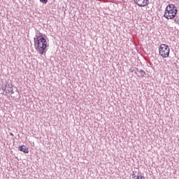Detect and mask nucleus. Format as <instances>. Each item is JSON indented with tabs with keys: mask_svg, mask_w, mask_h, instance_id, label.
I'll return each instance as SVG.
<instances>
[{
	"mask_svg": "<svg viewBox=\"0 0 179 179\" xmlns=\"http://www.w3.org/2000/svg\"><path fill=\"white\" fill-rule=\"evenodd\" d=\"M40 2H41V3H47V2H48V0H40Z\"/></svg>",
	"mask_w": 179,
	"mask_h": 179,
	"instance_id": "nucleus-8",
	"label": "nucleus"
},
{
	"mask_svg": "<svg viewBox=\"0 0 179 179\" xmlns=\"http://www.w3.org/2000/svg\"><path fill=\"white\" fill-rule=\"evenodd\" d=\"M7 87H8V89L7 90L8 93H10V94H13V93H15V92H13V90H12V87H10V85H8Z\"/></svg>",
	"mask_w": 179,
	"mask_h": 179,
	"instance_id": "nucleus-6",
	"label": "nucleus"
},
{
	"mask_svg": "<svg viewBox=\"0 0 179 179\" xmlns=\"http://www.w3.org/2000/svg\"><path fill=\"white\" fill-rule=\"evenodd\" d=\"M34 41L36 50L41 55H44V51H45L48 45L47 44V40L43 36V34L39 32V35H36Z\"/></svg>",
	"mask_w": 179,
	"mask_h": 179,
	"instance_id": "nucleus-1",
	"label": "nucleus"
},
{
	"mask_svg": "<svg viewBox=\"0 0 179 179\" xmlns=\"http://www.w3.org/2000/svg\"><path fill=\"white\" fill-rule=\"evenodd\" d=\"M174 22L179 25V18H175Z\"/></svg>",
	"mask_w": 179,
	"mask_h": 179,
	"instance_id": "nucleus-9",
	"label": "nucleus"
},
{
	"mask_svg": "<svg viewBox=\"0 0 179 179\" xmlns=\"http://www.w3.org/2000/svg\"><path fill=\"white\" fill-rule=\"evenodd\" d=\"M136 179H141V175H138Z\"/></svg>",
	"mask_w": 179,
	"mask_h": 179,
	"instance_id": "nucleus-11",
	"label": "nucleus"
},
{
	"mask_svg": "<svg viewBox=\"0 0 179 179\" xmlns=\"http://www.w3.org/2000/svg\"><path fill=\"white\" fill-rule=\"evenodd\" d=\"M20 152H23L24 153H28L29 152V148L26 145H21L18 148Z\"/></svg>",
	"mask_w": 179,
	"mask_h": 179,
	"instance_id": "nucleus-5",
	"label": "nucleus"
},
{
	"mask_svg": "<svg viewBox=\"0 0 179 179\" xmlns=\"http://www.w3.org/2000/svg\"><path fill=\"white\" fill-rule=\"evenodd\" d=\"M10 135H13V134H10Z\"/></svg>",
	"mask_w": 179,
	"mask_h": 179,
	"instance_id": "nucleus-17",
	"label": "nucleus"
},
{
	"mask_svg": "<svg viewBox=\"0 0 179 179\" xmlns=\"http://www.w3.org/2000/svg\"><path fill=\"white\" fill-rule=\"evenodd\" d=\"M134 73H135L136 75H138V73H137L136 71H134Z\"/></svg>",
	"mask_w": 179,
	"mask_h": 179,
	"instance_id": "nucleus-13",
	"label": "nucleus"
},
{
	"mask_svg": "<svg viewBox=\"0 0 179 179\" xmlns=\"http://www.w3.org/2000/svg\"><path fill=\"white\" fill-rule=\"evenodd\" d=\"M17 93H19V90H17Z\"/></svg>",
	"mask_w": 179,
	"mask_h": 179,
	"instance_id": "nucleus-14",
	"label": "nucleus"
},
{
	"mask_svg": "<svg viewBox=\"0 0 179 179\" xmlns=\"http://www.w3.org/2000/svg\"><path fill=\"white\" fill-rule=\"evenodd\" d=\"M8 93V91L6 92V94Z\"/></svg>",
	"mask_w": 179,
	"mask_h": 179,
	"instance_id": "nucleus-15",
	"label": "nucleus"
},
{
	"mask_svg": "<svg viewBox=\"0 0 179 179\" xmlns=\"http://www.w3.org/2000/svg\"><path fill=\"white\" fill-rule=\"evenodd\" d=\"M178 13V10L176 8V5L173 3L169 4L166 7L164 17L168 20L176 19V16H177Z\"/></svg>",
	"mask_w": 179,
	"mask_h": 179,
	"instance_id": "nucleus-2",
	"label": "nucleus"
},
{
	"mask_svg": "<svg viewBox=\"0 0 179 179\" xmlns=\"http://www.w3.org/2000/svg\"><path fill=\"white\" fill-rule=\"evenodd\" d=\"M159 52L162 58H169L170 57V47L166 44H161L159 47Z\"/></svg>",
	"mask_w": 179,
	"mask_h": 179,
	"instance_id": "nucleus-3",
	"label": "nucleus"
},
{
	"mask_svg": "<svg viewBox=\"0 0 179 179\" xmlns=\"http://www.w3.org/2000/svg\"><path fill=\"white\" fill-rule=\"evenodd\" d=\"M140 179H145V178L143 177V176L140 175Z\"/></svg>",
	"mask_w": 179,
	"mask_h": 179,
	"instance_id": "nucleus-12",
	"label": "nucleus"
},
{
	"mask_svg": "<svg viewBox=\"0 0 179 179\" xmlns=\"http://www.w3.org/2000/svg\"><path fill=\"white\" fill-rule=\"evenodd\" d=\"M134 2L141 8L148 6L149 5V0H134Z\"/></svg>",
	"mask_w": 179,
	"mask_h": 179,
	"instance_id": "nucleus-4",
	"label": "nucleus"
},
{
	"mask_svg": "<svg viewBox=\"0 0 179 179\" xmlns=\"http://www.w3.org/2000/svg\"><path fill=\"white\" fill-rule=\"evenodd\" d=\"M139 73H141V78H145V75H146V72H145V71H143V69H141L139 71Z\"/></svg>",
	"mask_w": 179,
	"mask_h": 179,
	"instance_id": "nucleus-7",
	"label": "nucleus"
},
{
	"mask_svg": "<svg viewBox=\"0 0 179 179\" xmlns=\"http://www.w3.org/2000/svg\"><path fill=\"white\" fill-rule=\"evenodd\" d=\"M6 87H8V85H7V84H6L5 87H3V88H2V90H3V92H6Z\"/></svg>",
	"mask_w": 179,
	"mask_h": 179,
	"instance_id": "nucleus-10",
	"label": "nucleus"
},
{
	"mask_svg": "<svg viewBox=\"0 0 179 179\" xmlns=\"http://www.w3.org/2000/svg\"><path fill=\"white\" fill-rule=\"evenodd\" d=\"M136 71H139L138 69H136Z\"/></svg>",
	"mask_w": 179,
	"mask_h": 179,
	"instance_id": "nucleus-16",
	"label": "nucleus"
}]
</instances>
